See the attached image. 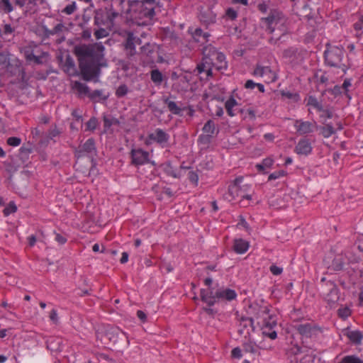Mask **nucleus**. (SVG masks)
Segmentation results:
<instances>
[{"mask_svg":"<svg viewBox=\"0 0 363 363\" xmlns=\"http://www.w3.org/2000/svg\"><path fill=\"white\" fill-rule=\"evenodd\" d=\"M104 50V46L101 43L74 45L72 52L77 58L79 74L84 81H99L101 68L108 66Z\"/></svg>","mask_w":363,"mask_h":363,"instance_id":"1","label":"nucleus"},{"mask_svg":"<svg viewBox=\"0 0 363 363\" xmlns=\"http://www.w3.org/2000/svg\"><path fill=\"white\" fill-rule=\"evenodd\" d=\"M156 0H133L128 1L127 13L133 11L138 13V17L152 19L155 16Z\"/></svg>","mask_w":363,"mask_h":363,"instance_id":"2","label":"nucleus"},{"mask_svg":"<svg viewBox=\"0 0 363 363\" xmlns=\"http://www.w3.org/2000/svg\"><path fill=\"white\" fill-rule=\"evenodd\" d=\"M73 152L74 158L77 160L87 157L90 159L91 166L94 167L96 165V157L98 155V151L94 138H90L84 143L73 147Z\"/></svg>","mask_w":363,"mask_h":363,"instance_id":"3","label":"nucleus"},{"mask_svg":"<svg viewBox=\"0 0 363 363\" xmlns=\"http://www.w3.org/2000/svg\"><path fill=\"white\" fill-rule=\"evenodd\" d=\"M329 45L328 43L326 45L327 50L324 52L325 63L330 67L342 68L345 72L347 68L345 65L342 64L345 52L344 48L338 46L329 48Z\"/></svg>","mask_w":363,"mask_h":363,"instance_id":"4","label":"nucleus"},{"mask_svg":"<svg viewBox=\"0 0 363 363\" xmlns=\"http://www.w3.org/2000/svg\"><path fill=\"white\" fill-rule=\"evenodd\" d=\"M320 291L325 301L330 306H335L340 300V289L332 281H328L320 286Z\"/></svg>","mask_w":363,"mask_h":363,"instance_id":"5","label":"nucleus"},{"mask_svg":"<svg viewBox=\"0 0 363 363\" xmlns=\"http://www.w3.org/2000/svg\"><path fill=\"white\" fill-rule=\"evenodd\" d=\"M294 328L301 335L303 344V338H316L323 333L322 328L313 323H297Z\"/></svg>","mask_w":363,"mask_h":363,"instance_id":"6","label":"nucleus"},{"mask_svg":"<svg viewBox=\"0 0 363 363\" xmlns=\"http://www.w3.org/2000/svg\"><path fill=\"white\" fill-rule=\"evenodd\" d=\"M105 336L111 342H112L114 345L119 347L124 344V341H126L128 343L129 342L128 337H126L125 335V333H123L118 327L112 326L108 328L106 330Z\"/></svg>","mask_w":363,"mask_h":363,"instance_id":"7","label":"nucleus"},{"mask_svg":"<svg viewBox=\"0 0 363 363\" xmlns=\"http://www.w3.org/2000/svg\"><path fill=\"white\" fill-rule=\"evenodd\" d=\"M262 21L267 23V30L269 33H272L279 23L283 24L285 22V18L281 12L277 10H273L267 17L262 18Z\"/></svg>","mask_w":363,"mask_h":363,"instance_id":"8","label":"nucleus"},{"mask_svg":"<svg viewBox=\"0 0 363 363\" xmlns=\"http://www.w3.org/2000/svg\"><path fill=\"white\" fill-rule=\"evenodd\" d=\"M124 40L122 43L123 50L125 52L126 56L130 58L137 54L136 48L134 45V33L130 30H124L122 35Z\"/></svg>","mask_w":363,"mask_h":363,"instance_id":"9","label":"nucleus"},{"mask_svg":"<svg viewBox=\"0 0 363 363\" xmlns=\"http://www.w3.org/2000/svg\"><path fill=\"white\" fill-rule=\"evenodd\" d=\"M130 157L131 164L136 167L143 165L149 162V152L141 148L132 149Z\"/></svg>","mask_w":363,"mask_h":363,"instance_id":"10","label":"nucleus"},{"mask_svg":"<svg viewBox=\"0 0 363 363\" xmlns=\"http://www.w3.org/2000/svg\"><path fill=\"white\" fill-rule=\"evenodd\" d=\"M171 97L163 98V102L167 106L168 111L176 116H182L183 112L186 108L184 107L182 101L175 102L170 99Z\"/></svg>","mask_w":363,"mask_h":363,"instance_id":"11","label":"nucleus"},{"mask_svg":"<svg viewBox=\"0 0 363 363\" xmlns=\"http://www.w3.org/2000/svg\"><path fill=\"white\" fill-rule=\"evenodd\" d=\"M294 126L300 135H305L314 132L317 128V123L316 122L312 123L310 121L296 120Z\"/></svg>","mask_w":363,"mask_h":363,"instance_id":"12","label":"nucleus"},{"mask_svg":"<svg viewBox=\"0 0 363 363\" xmlns=\"http://www.w3.org/2000/svg\"><path fill=\"white\" fill-rule=\"evenodd\" d=\"M243 177H240L236 178L233 184L228 187V192L233 197H240L242 199H251V196L248 194H243L240 188V183L242 182Z\"/></svg>","mask_w":363,"mask_h":363,"instance_id":"13","label":"nucleus"},{"mask_svg":"<svg viewBox=\"0 0 363 363\" xmlns=\"http://www.w3.org/2000/svg\"><path fill=\"white\" fill-rule=\"evenodd\" d=\"M313 147L311 145L310 139H308L306 137H304L300 139V140L295 147L294 151L298 155L308 156L311 153Z\"/></svg>","mask_w":363,"mask_h":363,"instance_id":"14","label":"nucleus"},{"mask_svg":"<svg viewBox=\"0 0 363 363\" xmlns=\"http://www.w3.org/2000/svg\"><path fill=\"white\" fill-rule=\"evenodd\" d=\"M225 108L228 114L232 117L237 116L238 113L242 115L245 113V109L240 108L237 101L233 96L226 101Z\"/></svg>","mask_w":363,"mask_h":363,"instance_id":"15","label":"nucleus"},{"mask_svg":"<svg viewBox=\"0 0 363 363\" xmlns=\"http://www.w3.org/2000/svg\"><path fill=\"white\" fill-rule=\"evenodd\" d=\"M199 18L201 23L208 26L216 23V14L211 9L208 8L206 10H201L200 11Z\"/></svg>","mask_w":363,"mask_h":363,"instance_id":"16","label":"nucleus"},{"mask_svg":"<svg viewBox=\"0 0 363 363\" xmlns=\"http://www.w3.org/2000/svg\"><path fill=\"white\" fill-rule=\"evenodd\" d=\"M200 296L202 301L206 302L209 306H212L216 302L217 297H216V291H213L212 287L208 289H201L200 291Z\"/></svg>","mask_w":363,"mask_h":363,"instance_id":"17","label":"nucleus"},{"mask_svg":"<svg viewBox=\"0 0 363 363\" xmlns=\"http://www.w3.org/2000/svg\"><path fill=\"white\" fill-rule=\"evenodd\" d=\"M148 138L150 140H152L160 145H162V144L168 142V140L169 139V135L166 132H164L163 130H162L160 128H157L155 130V133H151L148 135Z\"/></svg>","mask_w":363,"mask_h":363,"instance_id":"18","label":"nucleus"},{"mask_svg":"<svg viewBox=\"0 0 363 363\" xmlns=\"http://www.w3.org/2000/svg\"><path fill=\"white\" fill-rule=\"evenodd\" d=\"M118 13L115 11L114 10L110 9L106 12L105 14V19H101L99 16H95L94 17V21L96 24L103 23L105 24L106 23L113 25L114 20L116 17H118Z\"/></svg>","mask_w":363,"mask_h":363,"instance_id":"19","label":"nucleus"},{"mask_svg":"<svg viewBox=\"0 0 363 363\" xmlns=\"http://www.w3.org/2000/svg\"><path fill=\"white\" fill-rule=\"evenodd\" d=\"M63 71L70 75H78L74 61L69 54L66 55L65 62L63 65Z\"/></svg>","mask_w":363,"mask_h":363,"instance_id":"20","label":"nucleus"},{"mask_svg":"<svg viewBox=\"0 0 363 363\" xmlns=\"http://www.w3.org/2000/svg\"><path fill=\"white\" fill-rule=\"evenodd\" d=\"M216 297L218 299H225L230 301L236 298L237 294L235 290L230 289H218L216 291Z\"/></svg>","mask_w":363,"mask_h":363,"instance_id":"21","label":"nucleus"},{"mask_svg":"<svg viewBox=\"0 0 363 363\" xmlns=\"http://www.w3.org/2000/svg\"><path fill=\"white\" fill-rule=\"evenodd\" d=\"M203 58L205 60H210V62H213L214 60V57L217 55L219 60H220V58L223 57V53L218 52L216 48L209 45L207 47H205L203 50Z\"/></svg>","mask_w":363,"mask_h":363,"instance_id":"22","label":"nucleus"},{"mask_svg":"<svg viewBox=\"0 0 363 363\" xmlns=\"http://www.w3.org/2000/svg\"><path fill=\"white\" fill-rule=\"evenodd\" d=\"M140 51L143 55H145L151 60H153L156 52V45L155 44L147 43L140 48Z\"/></svg>","mask_w":363,"mask_h":363,"instance_id":"23","label":"nucleus"},{"mask_svg":"<svg viewBox=\"0 0 363 363\" xmlns=\"http://www.w3.org/2000/svg\"><path fill=\"white\" fill-rule=\"evenodd\" d=\"M249 248L248 242L244 240L243 239H236L234 241L233 250L238 254H243Z\"/></svg>","mask_w":363,"mask_h":363,"instance_id":"24","label":"nucleus"},{"mask_svg":"<svg viewBox=\"0 0 363 363\" xmlns=\"http://www.w3.org/2000/svg\"><path fill=\"white\" fill-rule=\"evenodd\" d=\"M240 321V326L241 327V328H240L238 330V333L240 335L244 334V333H245L244 330L247 327H250L251 328V330L252 332L255 331V328L254 326V320H253L252 318L241 317Z\"/></svg>","mask_w":363,"mask_h":363,"instance_id":"25","label":"nucleus"},{"mask_svg":"<svg viewBox=\"0 0 363 363\" xmlns=\"http://www.w3.org/2000/svg\"><path fill=\"white\" fill-rule=\"evenodd\" d=\"M323 124H325V125H317L316 130H320V133L324 138H329L332 135L335 133V130L331 123L325 124V122H323Z\"/></svg>","mask_w":363,"mask_h":363,"instance_id":"26","label":"nucleus"},{"mask_svg":"<svg viewBox=\"0 0 363 363\" xmlns=\"http://www.w3.org/2000/svg\"><path fill=\"white\" fill-rule=\"evenodd\" d=\"M273 164L274 160L271 157H267L264 159L261 163L257 164L255 167L259 172H262V174H267L268 172L266 171V169L271 168Z\"/></svg>","mask_w":363,"mask_h":363,"instance_id":"27","label":"nucleus"},{"mask_svg":"<svg viewBox=\"0 0 363 363\" xmlns=\"http://www.w3.org/2000/svg\"><path fill=\"white\" fill-rule=\"evenodd\" d=\"M32 152L33 147L31 144L23 145L19 150L18 157L23 162H25L28 160L29 155Z\"/></svg>","mask_w":363,"mask_h":363,"instance_id":"28","label":"nucleus"},{"mask_svg":"<svg viewBox=\"0 0 363 363\" xmlns=\"http://www.w3.org/2000/svg\"><path fill=\"white\" fill-rule=\"evenodd\" d=\"M346 335L350 340L355 345L361 344L363 339V334L359 330L349 331L347 333Z\"/></svg>","mask_w":363,"mask_h":363,"instance_id":"29","label":"nucleus"},{"mask_svg":"<svg viewBox=\"0 0 363 363\" xmlns=\"http://www.w3.org/2000/svg\"><path fill=\"white\" fill-rule=\"evenodd\" d=\"M108 94L104 95L102 90L99 89H96L92 92H90V94H89V99L94 102H97L100 101H106L108 99Z\"/></svg>","mask_w":363,"mask_h":363,"instance_id":"30","label":"nucleus"},{"mask_svg":"<svg viewBox=\"0 0 363 363\" xmlns=\"http://www.w3.org/2000/svg\"><path fill=\"white\" fill-rule=\"evenodd\" d=\"M202 130L206 134L212 135V137L215 134L217 135L219 131L218 129L216 130V124L213 120L207 121V122L204 124Z\"/></svg>","mask_w":363,"mask_h":363,"instance_id":"31","label":"nucleus"},{"mask_svg":"<svg viewBox=\"0 0 363 363\" xmlns=\"http://www.w3.org/2000/svg\"><path fill=\"white\" fill-rule=\"evenodd\" d=\"M9 52L8 50H0V65H4L6 67V69H9L12 67V63L10 62L9 58Z\"/></svg>","mask_w":363,"mask_h":363,"instance_id":"32","label":"nucleus"},{"mask_svg":"<svg viewBox=\"0 0 363 363\" xmlns=\"http://www.w3.org/2000/svg\"><path fill=\"white\" fill-rule=\"evenodd\" d=\"M337 314L340 319L345 320L352 315V309L347 306L341 305L337 311Z\"/></svg>","mask_w":363,"mask_h":363,"instance_id":"33","label":"nucleus"},{"mask_svg":"<svg viewBox=\"0 0 363 363\" xmlns=\"http://www.w3.org/2000/svg\"><path fill=\"white\" fill-rule=\"evenodd\" d=\"M243 351L251 354H259V346L252 341H248L242 344Z\"/></svg>","mask_w":363,"mask_h":363,"instance_id":"34","label":"nucleus"},{"mask_svg":"<svg viewBox=\"0 0 363 363\" xmlns=\"http://www.w3.org/2000/svg\"><path fill=\"white\" fill-rule=\"evenodd\" d=\"M191 35L194 41L200 42V38H202L203 41H207V38L210 36L208 33H204L201 28H197L191 32Z\"/></svg>","mask_w":363,"mask_h":363,"instance_id":"35","label":"nucleus"},{"mask_svg":"<svg viewBox=\"0 0 363 363\" xmlns=\"http://www.w3.org/2000/svg\"><path fill=\"white\" fill-rule=\"evenodd\" d=\"M103 121L104 132H106L112 125H118L120 124V121L118 118L113 117L110 118L105 114L103 116Z\"/></svg>","mask_w":363,"mask_h":363,"instance_id":"36","label":"nucleus"},{"mask_svg":"<svg viewBox=\"0 0 363 363\" xmlns=\"http://www.w3.org/2000/svg\"><path fill=\"white\" fill-rule=\"evenodd\" d=\"M280 94L282 97L286 98L293 102H298L300 100V96L296 92H291L286 89L280 91Z\"/></svg>","mask_w":363,"mask_h":363,"instance_id":"37","label":"nucleus"},{"mask_svg":"<svg viewBox=\"0 0 363 363\" xmlns=\"http://www.w3.org/2000/svg\"><path fill=\"white\" fill-rule=\"evenodd\" d=\"M163 170L164 173L168 176L172 177L174 178H178L179 177L177 173V170L174 168L169 161L163 164Z\"/></svg>","mask_w":363,"mask_h":363,"instance_id":"38","label":"nucleus"},{"mask_svg":"<svg viewBox=\"0 0 363 363\" xmlns=\"http://www.w3.org/2000/svg\"><path fill=\"white\" fill-rule=\"evenodd\" d=\"M218 56L216 55L214 57V60L213 62L214 67L216 68L217 70H222L227 69V62L225 61V57L223 54V57L220 58V60H218L217 57Z\"/></svg>","mask_w":363,"mask_h":363,"instance_id":"39","label":"nucleus"},{"mask_svg":"<svg viewBox=\"0 0 363 363\" xmlns=\"http://www.w3.org/2000/svg\"><path fill=\"white\" fill-rule=\"evenodd\" d=\"M11 74V75H16L17 72H18L19 75L21 76L22 80L24 79L26 75V72L23 68L21 67L20 65H18V61H16V64H12V67L10 68L11 70L6 69Z\"/></svg>","mask_w":363,"mask_h":363,"instance_id":"40","label":"nucleus"},{"mask_svg":"<svg viewBox=\"0 0 363 363\" xmlns=\"http://www.w3.org/2000/svg\"><path fill=\"white\" fill-rule=\"evenodd\" d=\"M150 77H151V80L156 84H161V83L163 81V76H162V72L156 69H152L151 72H150Z\"/></svg>","mask_w":363,"mask_h":363,"instance_id":"41","label":"nucleus"},{"mask_svg":"<svg viewBox=\"0 0 363 363\" xmlns=\"http://www.w3.org/2000/svg\"><path fill=\"white\" fill-rule=\"evenodd\" d=\"M0 10L4 13H10L13 11V6L10 0H0Z\"/></svg>","mask_w":363,"mask_h":363,"instance_id":"42","label":"nucleus"},{"mask_svg":"<svg viewBox=\"0 0 363 363\" xmlns=\"http://www.w3.org/2000/svg\"><path fill=\"white\" fill-rule=\"evenodd\" d=\"M345 262L341 257H335L331 264V269L334 271H342L344 269Z\"/></svg>","mask_w":363,"mask_h":363,"instance_id":"43","label":"nucleus"},{"mask_svg":"<svg viewBox=\"0 0 363 363\" xmlns=\"http://www.w3.org/2000/svg\"><path fill=\"white\" fill-rule=\"evenodd\" d=\"M99 125V121L95 116H92L86 123L85 131L93 132Z\"/></svg>","mask_w":363,"mask_h":363,"instance_id":"44","label":"nucleus"},{"mask_svg":"<svg viewBox=\"0 0 363 363\" xmlns=\"http://www.w3.org/2000/svg\"><path fill=\"white\" fill-rule=\"evenodd\" d=\"M74 87L80 94H84L89 96V94H90V89L86 84L77 81L74 83Z\"/></svg>","mask_w":363,"mask_h":363,"instance_id":"45","label":"nucleus"},{"mask_svg":"<svg viewBox=\"0 0 363 363\" xmlns=\"http://www.w3.org/2000/svg\"><path fill=\"white\" fill-rule=\"evenodd\" d=\"M210 65H213V62H210L209 59L205 60L204 58H202V61L196 66L198 73L201 74L202 72H205Z\"/></svg>","mask_w":363,"mask_h":363,"instance_id":"46","label":"nucleus"},{"mask_svg":"<svg viewBox=\"0 0 363 363\" xmlns=\"http://www.w3.org/2000/svg\"><path fill=\"white\" fill-rule=\"evenodd\" d=\"M338 363H363V360L355 355H347Z\"/></svg>","mask_w":363,"mask_h":363,"instance_id":"47","label":"nucleus"},{"mask_svg":"<svg viewBox=\"0 0 363 363\" xmlns=\"http://www.w3.org/2000/svg\"><path fill=\"white\" fill-rule=\"evenodd\" d=\"M307 106H311L318 111H323V105L319 103L317 99L313 96H309L307 101Z\"/></svg>","mask_w":363,"mask_h":363,"instance_id":"48","label":"nucleus"},{"mask_svg":"<svg viewBox=\"0 0 363 363\" xmlns=\"http://www.w3.org/2000/svg\"><path fill=\"white\" fill-rule=\"evenodd\" d=\"M128 92V87L126 84H121L116 91V96L118 98H122L125 96Z\"/></svg>","mask_w":363,"mask_h":363,"instance_id":"49","label":"nucleus"},{"mask_svg":"<svg viewBox=\"0 0 363 363\" xmlns=\"http://www.w3.org/2000/svg\"><path fill=\"white\" fill-rule=\"evenodd\" d=\"M17 211V206L14 201H10L8 206L4 209L3 213L5 216H9Z\"/></svg>","mask_w":363,"mask_h":363,"instance_id":"50","label":"nucleus"},{"mask_svg":"<svg viewBox=\"0 0 363 363\" xmlns=\"http://www.w3.org/2000/svg\"><path fill=\"white\" fill-rule=\"evenodd\" d=\"M298 52V50L294 47L289 48L283 51V57L284 58H292L295 57Z\"/></svg>","mask_w":363,"mask_h":363,"instance_id":"51","label":"nucleus"},{"mask_svg":"<svg viewBox=\"0 0 363 363\" xmlns=\"http://www.w3.org/2000/svg\"><path fill=\"white\" fill-rule=\"evenodd\" d=\"M212 135L202 134L199 136L198 143L203 145H208L211 142Z\"/></svg>","mask_w":363,"mask_h":363,"instance_id":"52","label":"nucleus"},{"mask_svg":"<svg viewBox=\"0 0 363 363\" xmlns=\"http://www.w3.org/2000/svg\"><path fill=\"white\" fill-rule=\"evenodd\" d=\"M188 179L191 183H192L194 185L198 184L199 181V175L196 171L191 170L188 172L187 174Z\"/></svg>","mask_w":363,"mask_h":363,"instance_id":"53","label":"nucleus"},{"mask_svg":"<svg viewBox=\"0 0 363 363\" xmlns=\"http://www.w3.org/2000/svg\"><path fill=\"white\" fill-rule=\"evenodd\" d=\"M6 143L10 146L16 147L21 144V139L18 137H10L7 139Z\"/></svg>","mask_w":363,"mask_h":363,"instance_id":"54","label":"nucleus"},{"mask_svg":"<svg viewBox=\"0 0 363 363\" xmlns=\"http://www.w3.org/2000/svg\"><path fill=\"white\" fill-rule=\"evenodd\" d=\"M326 91L331 93V94L334 95L335 97L344 93L342 87L338 85H335L333 89H328Z\"/></svg>","mask_w":363,"mask_h":363,"instance_id":"55","label":"nucleus"},{"mask_svg":"<svg viewBox=\"0 0 363 363\" xmlns=\"http://www.w3.org/2000/svg\"><path fill=\"white\" fill-rule=\"evenodd\" d=\"M225 16L230 20H235L238 17V12L233 8H228L225 11Z\"/></svg>","mask_w":363,"mask_h":363,"instance_id":"56","label":"nucleus"},{"mask_svg":"<svg viewBox=\"0 0 363 363\" xmlns=\"http://www.w3.org/2000/svg\"><path fill=\"white\" fill-rule=\"evenodd\" d=\"M75 10H76V4L74 1H73L72 3L67 5L65 7V9L62 10V12L67 15H70V14H72Z\"/></svg>","mask_w":363,"mask_h":363,"instance_id":"57","label":"nucleus"},{"mask_svg":"<svg viewBox=\"0 0 363 363\" xmlns=\"http://www.w3.org/2000/svg\"><path fill=\"white\" fill-rule=\"evenodd\" d=\"M303 11L304 13L303 18L305 19H306L308 21H310L311 20L313 19V15L312 14L311 9L308 7V5H305L303 6Z\"/></svg>","mask_w":363,"mask_h":363,"instance_id":"58","label":"nucleus"},{"mask_svg":"<svg viewBox=\"0 0 363 363\" xmlns=\"http://www.w3.org/2000/svg\"><path fill=\"white\" fill-rule=\"evenodd\" d=\"M351 86V79H345L344 80V82L341 87H342V90L344 91V94L347 96V98L351 99V96L348 94V89L347 88Z\"/></svg>","mask_w":363,"mask_h":363,"instance_id":"59","label":"nucleus"},{"mask_svg":"<svg viewBox=\"0 0 363 363\" xmlns=\"http://www.w3.org/2000/svg\"><path fill=\"white\" fill-rule=\"evenodd\" d=\"M267 70H269L268 67H257L254 72L253 74L255 76H261L262 77Z\"/></svg>","mask_w":363,"mask_h":363,"instance_id":"60","label":"nucleus"},{"mask_svg":"<svg viewBox=\"0 0 363 363\" xmlns=\"http://www.w3.org/2000/svg\"><path fill=\"white\" fill-rule=\"evenodd\" d=\"M108 35V31L104 28H99L94 32V35L96 39H101Z\"/></svg>","mask_w":363,"mask_h":363,"instance_id":"61","label":"nucleus"},{"mask_svg":"<svg viewBox=\"0 0 363 363\" xmlns=\"http://www.w3.org/2000/svg\"><path fill=\"white\" fill-rule=\"evenodd\" d=\"M271 319L270 318L269 320L264 322L263 330H272L277 325V321L274 320H271Z\"/></svg>","mask_w":363,"mask_h":363,"instance_id":"62","label":"nucleus"},{"mask_svg":"<svg viewBox=\"0 0 363 363\" xmlns=\"http://www.w3.org/2000/svg\"><path fill=\"white\" fill-rule=\"evenodd\" d=\"M262 334L264 336L268 337L272 340H275L277 337V333L275 330H263Z\"/></svg>","mask_w":363,"mask_h":363,"instance_id":"63","label":"nucleus"},{"mask_svg":"<svg viewBox=\"0 0 363 363\" xmlns=\"http://www.w3.org/2000/svg\"><path fill=\"white\" fill-rule=\"evenodd\" d=\"M60 133V131L57 129V125H55V127L53 128H51L49 130L48 138L50 139H52L53 138L57 137V135H59Z\"/></svg>","mask_w":363,"mask_h":363,"instance_id":"64","label":"nucleus"}]
</instances>
